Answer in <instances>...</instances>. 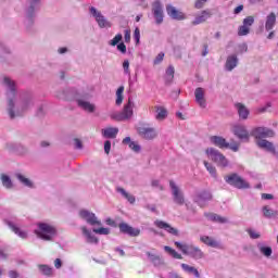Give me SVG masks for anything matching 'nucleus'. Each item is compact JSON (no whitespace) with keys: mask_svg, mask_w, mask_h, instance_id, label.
<instances>
[{"mask_svg":"<svg viewBox=\"0 0 278 278\" xmlns=\"http://www.w3.org/2000/svg\"><path fill=\"white\" fill-rule=\"evenodd\" d=\"M37 238L45 242H53L55 236H58V228L55 225L47 222H40L37 224Z\"/></svg>","mask_w":278,"mask_h":278,"instance_id":"nucleus-1","label":"nucleus"},{"mask_svg":"<svg viewBox=\"0 0 278 278\" xmlns=\"http://www.w3.org/2000/svg\"><path fill=\"white\" fill-rule=\"evenodd\" d=\"M175 247H177V249H179V251H181L184 255H189V257H192L193 260H203V257L205 256V254H203V251L197 245L176 241Z\"/></svg>","mask_w":278,"mask_h":278,"instance_id":"nucleus-2","label":"nucleus"},{"mask_svg":"<svg viewBox=\"0 0 278 278\" xmlns=\"http://www.w3.org/2000/svg\"><path fill=\"white\" fill-rule=\"evenodd\" d=\"M134 108H136V103L131 98H128V102L124 105L123 111L111 114V118L113 121H129L134 116Z\"/></svg>","mask_w":278,"mask_h":278,"instance_id":"nucleus-3","label":"nucleus"},{"mask_svg":"<svg viewBox=\"0 0 278 278\" xmlns=\"http://www.w3.org/2000/svg\"><path fill=\"white\" fill-rule=\"evenodd\" d=\"M205 153L208 160L214 162L217 166H220L222 168H227V166H229V161L223 153H220V151L214 148H208L205 150Z\"/></svg>","mask_w":278,"mask_h":278,"instance_id":"nucleus-4","label":"nucleus"},{"mask_svg":"<svg viewBox=\"0 0 278 278\" xmlns=\"http://www.w3.org/2000/svg\"><path fill=\"white\" fill-rule=\"evenodd\" d=\"M225 181L238 190H249V188H251L249 181L240 177L238 174H230L229 176H226Z\"/></svg>","mask_w":278,"mask_h":278,"instance_id":"nucleus-5","label":"nucleus"},{"mask_svg":"<svg viewBox=\"0 0 278 278\" xmlns=\"http://www.w3.org/2000/svg\"><path fill=\"white\" fill-rule=\"evenodd\" d=\"M89 13L94 17L96 23L100 29H110L112 27V22L105 18V15L101 13L97 8L90 7Z\"/></svg>","mask_w":278,"mask_h":278,"instance_id":"nucleus-6","label":"nucleus"},{"mask_svg":"<svg viewBox=\"0 0 278 278\" xmlns=\"http://www.w3.org/2000/svg\"><path fill=\"white\" fill-rule=\"evenodd\" d=\"M79 218L85 220L87 225H90L91 227H94V225H98V227H101V220L97 215L86 208H83L78 212Z\"/></svg>","mask_w":278,"mask_h":278,"instance_id":"nucleus-7","label":"nucleus"},{"mask_svg":"<svg viewBox=\"0 0 278 278\" xmlns=\"http://www.w3.org/2000/svg\"><path fill=\"white\" fill-rule=\"evenodd\" d=\"M251 136L256 140H265L264 138H274L275 130L268 127H256L251 130Z\"/></svg>","mask_w":278,"mask_h":278,"instance_id":"nucleus-8","label":"nucleus"},{"mask_svg":"<svg viewBox=\"0 0 278 278\" xmlns=\"http://www.w3.org/2000/svg\"><path fill=\"white\" fill-rule=\"evenodd\" d=\"M169 188L172 190L174 203H176V205H184V203H186V198L184 197V191H181L179 186H177V184L174 180H170Z\"/></svg>","mask_w":278,"mask_h":278,"instance_id":"nucleus-9","label":"nucleus"},{"mask_svg":"<svg viewBox=\"0 0 278 278\" xmlns=\"http://www.w3.org/2000/svg\"><path fill=\"white\" fill-rule=\"evenodd\" d=\"M152 14L156 25H162L164 23V5H162V1L155 0L152 3Z\"/></svg>","mask_w":278,"mask_h":278,"instance_id":"nucleus-10","label":"nucleus"},{"mask_svg":"<svg viewBox=\"0 0 278 278\" xmlns=\"http://www.w3.org/2000/svg\"><path fill=\"white\" fill-rule=\"evenodd\" d=\"M232 134L242 142H249L251 139V132L247 129V126L237 124L232 127Z\"/></svg>","mask_w":278,"mask_h":278,"instance_id":"nucleus-11","label":"nucleus"},{"mask_svg":"<svg viewBox=\"0 0 278 278\" xmlns=\"http://www.w3.org/2000/svg\"><path fill=\"white\" fill-rule=\"evenodd\" d=\"M193 201L199 205V207H205V205L212 201V192L201 191L194 195Z\"/></svg>","mask_w":278,"mask_h":278,"instance_id":"nucleus-12","label":"nucleus"},{"mask_svg":"<svg viewBox=\"0 0 278 278\" xmlns=\"http://www.w3.org/2000/svg\"><path fill=\"white\" fill-rule=\"evenodd\" d=\"M138 134L144 140H155L157 138V130L153 127H139Z\"/></svg>","mask_w":278,"mask_h":278,"instance_id":"nucleus-13","label":"nucleus"},{"mask_svg":"<svg viewBox=\"0 0 278 278\" xmlns=\"http://www.w3.org/2000/svg\"><path fill=\"white\" fill-rule=\"evenodd\" d=\"M154 226L157 227V229H163L167 233H170V236H176V237L179 236V230L170 226V224L164 220H160V219L154 220Z\"/></svg>","mask_w":278,"mask_h":278,"instance_id":"nucleus-14","label":"nucleus"},{"mask_svg":"<svg viewBox=\"0 0 278 278\" xmlns=\"http://www.w3.org/2000/svg\"><path fill=\"white\" fill-rule=\"evenodd\" d=\"M119 231L122 233H126L127 236H130L131 238H137V236H140V229L139 228H134L129 226L127 223H121L118 225Z\"/></svg>","mask_w":278,"mask_h":278,"instance_id":"nucleus-15","label":"nucleus"},{"mask_svg":"<svg viewBox=\"0 0 278 278\" xmlns=\"http://www.w3.org/2000/svg\"><path fill=\"white\" fill-rule=\"evenodd\" d=\"M76 103L78 108H80V110H84V112H88L89 114H92L94 110H97V106L94 104L90 103V101L84 98L76 99Z\"/></svg>","mask_w":278,"mask_h":278,"instance_id":"nucleus-16","label":"nucleus"},{"mask_svg":"<svg viewBox=\"0 0 278 278\" xmlns=\"http://www.w3.org/2000/svg\"><path fill=\"white\" fill-rule=\"evenodd\" d=\"M195 103L202 109L207 108V101L205 100V89L198 87L194 91Z\"/></svg>","mask_w":278,"mask_h":278,"instance_id":"nucleus-17","label":"nucleus"},{"mask_svg":"<svg viewBox=\"0 0 278 278\" xmlns=\"http://www.w3.org/2000/svg\"><path fill=\"white\" fill-rule=\"evenodd\" d=\"M256 144L258 149H263L264 151H267V153H271V155H275V151H277L275 143L266 139L257 140Z\"/></svg>","mask_w":278,"mask_h":278,"instance_id":"nucleus-18","label":"nucleus"},{"mask_svg":"<svg viewBox=\"0 0 278 278\" xmlns=\"http://www.w3.org/2000/svg\"><path fill=\"white\" fill-rule=\"evenodd\" d=\"M166 12L170 18L174 21H185L186 15H184L181 12H179L175 7L173 5H167L166 7Z\"/></svg>","mask_w":278,"mask_h":278,"instance_id":"nucleus-19","label":"nucleus"},{"mask_svg":"<svg viewBox=\"0 0 278 278\" xmlns=\"http://www.w3.org/2000/svg\"><path fill=\"white\" fill-rule=\"evenodd\" d=\"M238 62L239 60L237 54L228 55L225 63V71H228V73H231V71H233V68L238 66Z\"/></svg>","mask_w":278,"mask_h":278,"instance_id":"nucleus-20","label":"nucleus"},{"mask_svg":"<svg viewBox=\"0 0 278 278\" xmlns=\"http://www.w3.org/2000/svg\"><path fill=\"white\" fill-rule=\"evenodd\" d=\"M275 25H277V14H275V12H271L266 16V21H265L266 31H273V29H275Z\"/></svg>","mask_w":278,"mask_h":278,"instance_id":"nucleus-21","label":"nucleus"},{"mask_svg":"<svg viewBox=\"0 0 278 278\" xmlns=\"http://www.w3.org/2000/svg\"><path fill=\"white\" fill-rule=\"evenodd\" d=\"M212 17V12L210 10H203L201 14L194 17L192 21V25H201L207 21V18Z\"/></svg>","mask_w":278,"mask_h":278,"instance_id":"nucleus-22","label":"nucleus"},{"mask_svg":"<svg viewBox=\"0 0 278 278\" xmlns=\"http://www.w3.org/2000/svg\"><path fill=\"white\" fill-rule=\"evenodd\" d=\"M210 141L212 142V144H214L215 147H218L219 149H228L229 148V142H227V140L223 137L212 136L210 138Z\"/></svg>","mask_w":278,"mask_h":278,"instance_id":"nucleus-23","label":"nucleus"},{"mask_svg":"<svg viewBox=\"0 0 278 278\" xmlns=\"http://www.w3.org/2000/svg\"><path fill=\"white\" fill-rule=\"evenodd\" d=\"M200 240L203 242V244H206V247H211L212 249H220V242L210 236H202Z\"/></svg>","mask_w":278,"mask_h":278,"instance_id":"nucleus-24","label":"nucleus"},{"mask_svg":"<svg viewBox=\"0 0 278 278\" xmlns=\"http://www.w3.org/2000/svg\"><path fill=\"white\" fill-rule=\"evenodd\" d=\"M235 108L239 114V117L242 118V121H247L249 118V109L240 102L235 103Z\"/></svg>","mask_w":278,"mask_h":278,"instance_id":"nucleus-25","label":"nucleus"},{"mask_svg":"<svg viewBox=\"0 0 278 278\" xmlns=\"http://www.w3.org/2000/svg\"><path fill=\"white\" fill-rule=\"evenodd\" d=\"M206 218L208 220H212V223H219L220 225H225L226 223H229V220L226 217H223L218 214L214 213H205Z\"/></svg>","mask_w":278,"mask_h":278,"instance_id":"nucleus-26","label":"nucleus"},{"mask_svg":"<svg viewBox=\"0 0 278 278\" xmlns=\"http://www.w3.org/2000/svg\"><path fill=\"white\" fill-rule=\"evenodd\" d=\"M116 192L122 194V197L124 199H126V201H128V203H130V205H134V203H136V197L134 194L127 192L125 189H123V187H117Z\"/></svg>","mask_w":278,"mask_h":278,"instance_id":"nucleus-27","label":"nucleus"},{"mask_svg":"<svg viewBox=\"0 0 278 278\" xmlns=\"http://www.w3.org/2000/svg\"><path fill=\"white\" fill-rule=\"evenodd\" d=\"M83 235L85 238H87V242L90 244H97L99 242V239L94 235H92V231L88 230L86 226L81 227Z\"/></svg>","mask_w":278,"mask_h":278,"instance_id":"nucleus-28","label":"nucleus"},{"mask_svg":"<svg viewBox=\"0 0 278 278\" xmlns=\"http://www.w3.org/2000/svg\"><path fill=\"white\" fill-rule=\"evenodd\" d=\"M180 266L185 273L193 275V277L195 278H201V274L199 273V269H197L195 267H192L186 263H182Z\"/></svg>","mask_w":278,"mask_h":278,"instance_id":"nucleus-29","label":"nucleus"},{"mask_svg":"<svg viewBox=\"0 0 278 278\" xmlns=\"http://www.w3.org/2000/svg\"><path fill=\"white\" fill-rule=\"evenodd\" d=\"M102 136L104 138H116V136H118V128L109 127V128L102 129Z\"/></svg>","mask_w":278,"mask_h":278,"instance_id":"nucleus-30","label":"nucleus"},{"mask_svg":"<svg viewBox=\"0 0 278 278\" xmlns=\"http://www.w3.org/2000/svg\"><path fill=\"white\" fill-rule=\"evenodd\" d=\"M257 249L265 257L273 255V248L264 245V243H257Z\"/></svg>","mask_w":278,"mask_h":278,"instance_id":"nucleus-31","label":"nucleus"},{"mask_svg":"<svg viewBox=\"0 0 278 278\" xmlns=\"http://www.w3.org/2000/svg\"><path fill=\"white\" fill-rule=\"evenodd\" d=\"M39 271L41 275H45V277H53V267L49 265H39Z\"/></svg>","mask_w":278,"mask_h":278,"instance_id":"nucleus-32","label":"nucleus"},{"mask_svg":"<svg viewBox=\"0 0 278 278\" xmlns=\"http://www.w3.org/2000/svg\"><path fill=\"white\" fill-rule=\"evenodd\" d=\"M16 179H18V181L21 184H23V186H26L27 188H33L34 184H31V180H29V178L25 177L23 174H15Z\"/></svg>","mask_w":278,"mask_h":278,"instance_id":"nucleus-33","label":"nucleus"},{"mask_svg":"<svg viewBox=\"0 0 278 278\" xmlns=\"http://www.w3.org/2000/svg\"><path fill=\"white\" fill-rule=\"evenodd\" d=\"M168 116V111L164 109L163 106H156V121H164Z\"/></svg>","mask_w":278,"mask_h":278,"instance_id":"nucleus-34","label":"nucleus"},{"mask_svg":"<svg viewBox=\"0 0 278 278\" xmlns=\"http://www.w3.org/2000/svg\"><path fill=\"white\" fill-rule=\"evenodd\" d=\"M148 260L154 265V266H162L163 262L162 258L159 255L151 254V252L147 253Z\"/></svg>","mask_w":278,"mask_h":278,"instance_id":"nucleus-35","label":"nucleus"},{"mask_svg":"<svg viewBox=\"0 0 278 278\" xmlns=\"http://www.w3.org/2000/svg\"><path fill=\"white\" fill-rule=\"evenodd\" d=\"M175 79V67L169 65L165 72V81L170 83Z\"/></svg>","mask_w":278,"mask_h":278,"instance_id":"nucleus-36","label":"nucleus"},{"mask_svg":"<svg viewBox=\"0 0 278 278\" xmlns=\"http://www.w3.org/2000/svg\"><path fill=\"white\" fill-rule=\"evenodd\" d=\"M9 227H10V229H12L13 233H16V236H18L23 240H25V238H27V232L21 230V228L14 226V224H9Z\"/></svg>","mask_w":278,"mask_h":278,"instance_id":"nucleus-37","label":"nucleus"},{"mask_svg":"<svg viewBox=\"0 0 278 278\" xmlns=\"http://www.w3.org/2000/svg\"><path fill=\"white\" fill-rule=\"evenodd\" d=\"M262 212L265 218H275V216H277V211L269 208L268 206H263Z\"/></svg>","mask_w":278,"mask_h":278,"instance_id":"nucleus-38","label":"nucleus"},{"mask_svg":"<svg viewBox=\"0 0 278 278\" xmlns=\"http://www.w3.org/2000/svg\"><path fill=\"white\" fill-rule=\"evenodd\" d=\"M164 251H166V253H169L172 257H174V260H182L181 254H179V252L175 251L173 248L168 245L164 247Z\"/></svg>","mask_w":278,"mask_h":278,"instance_id":"nucleus-39","label":"nucleus"},{"mask_svg":"<svg viewBox=\"0 0 278 278\" xmlns=\"http://www.w3.org/2000/svg\"><path fill=\"white\" fill-rule=\"evenodd\" d=\"M1 181H2V186H4V188L11 189L13 188V184H12V179H10V176L2 174L1 175Z\"/></svg>","mask_w":278,"mask_h":278,"instance_id":"nucleus-40","label":"nucleus"},{"mask_svg":"<svg viewBox=\"0 0 278 278\" xmlns=\"http://www.w3.org/2000/svg\"><path fill=\"white\" fill-rule=\"evenodd\" d=\"M123 92H125V87H118V89L116 90V105H121L123 103Z\"/></svg>","mask_w":278,"mask_h":278,"instance_id":"nucleus-41","label":"nucleus"},{"mask_svg":"<svg viewBox=\"0 0 278 278\" xmlns=\"http://www.w3.org/2000/svg\"><path fill=\"white\" fill-rule=\"evenodd\" d=\"M123 41V34H117L113 39L109 41L110 47H116Z\"/></svg>","mask_w":278,"mask_h":278,"instance_id":"nucleus-42","label":"nucleus"},{"mask_svg":"<svg viewBox=\"0 0 278 278\" xmlns=\"http://www.w3.org/2000/svg\"><path fill=\"white\" fill-rule=\"evenodd\" d=\"M4 84L10 89V93L12 94V97H14V94H16V88L14 87V81H12L8 77H4Z\"/></svg>","mask_w":278,"mask_h":278,"instance_id":"nucleus-43","label":"nucleus"},{"mask_svg":"<svg viewBox=\"0 0 278 278\" xmlns=\"http://www.w3.org/2000/svg\"><path fill=\"white\" fill-rule=\"evenodd\" d=\"M203 164L210 175H212V177H216V167H214V165H212V163H208L207 161H204Z\"/></svg>","mask_w":278,"mask_h":278,"instance_id":"nucleus-44","label":"nucleus"},{"mask_svg":"<svg viewBox=\"0 0 278 278\" xmlns=\"http://www.w3.org/2000/svg\"><path fill=\"white\" fill-rule=\"evenodd\" d=\"M8 112H9V116L10 118H15V114H14V100L10 99L8 102Z\"/></svg>","mask_w":278,"mask_h":278,"instance_id":"nucleus-45","label":"nucleus"},{"mask_svg":"<svg viewBox=\"0 0 278 278\" xmlns=\"http://www.w3.org/2000/svg\"><path fill=\"white\" fill-rule=\"evenodd\" d=\"M247 233H249V236L252 240H257V239L262 238V235L258 231L254 230L253 228H249L247 230Z\"/></svg>","mask_w":278,"mask_h":278,"instance_id":"nucleus-46","label":"nucleus"},{"mask_svg":"<svg viewBox=\"0 0 278 278\" xmlns=\"http://www.w3.org/2000/svg\"><path fill=\"white\" fill-rule=\"evenodd\" d=\"M251 28L249 26L241 25L238 29V36H249Z\"/></svg>","mask_w":278,"mask_h":278,"instance_id":"nucleus-47","label":"nucleus"},{"mask_svg":"<svg viewBox=\"0 0 278 278\" xmlns=\"http://www.w3.org/2000/svg\"><path fill=\"white\" fill-rule=\"evenodd\" d=\"M93 233L99 236H110V228H93Z\"/></svg>","mask_w":278,"mask_h":278,"instance_id":"nucleus-48","label":"nucleus"},{"mask_svg":"<svg viewBox=\"0 0 278 278\" xmlns=\"http://www.w3.org/2000/svg\"><path fill=\"white\" fill-rule=\"evenodd\" d=\"M123 71L124 75H127L128 77H131V70H129V60H124L123 62Z\"/></svg>","mask_w":278,"mask_h":278,"instance_id":"nucleus-49","label":"nucleus"},{"mask_svg":"<svg viewBox=\"0 0 278 278\" xmlns=\"http://www.w3.org/2000/svg\"><path fill=\"white\" fill-rule=\"evenodd\" d=\"M255 23V18L253 16H248L243 20V26L251 29V26Z\"/></svg>","mask_w":278,"mask_h":278,"instance_id":"nucleus-50","label":"nucleus"},{"mask_svg":"<svg viewBox=\"0 0 278 278\" xmlns=\"http://www.w3.org/2000/svg\"><path fill=\"white\" fill-rule=\"evenodd\" d=\"M162 62H164V52H160V53L155 56V59H154V61H153V64H154V66H157V64H162Z\"/></svg>","mask_w":278,"mask_h":278,"instance_id":"nucleus-51","label":"nucleus"},{"mask_svg":"<svg viewBox=\"0 0 278 278\" xmlns=\"http://www.w3.org/2000/svg\"><path fill=\"white\" fill-rule=\"evenodd\" d=\"M129 149H131V151H134L135 153H140V144H138L136 141H132L129 144Z\"/></svg>","mask_w":278,"mask_h":278,"instance_id":"nucleus-52","label":"nucleus"},{"mask_svg":"<svg viewBox=\"0 0 278 278\" xmlns=\"http://www.w3.org/2000/svg\"><path fill=\"white\" fill-rule=\"evenodd\" d=\"M124 40L126 43L131 42V30L129 29L124 30Z\"/></svg>","mask_w":278,"mask_h":278,"instance_id":"nucleus-53","label":"nucleus"},{"mask_svg":"<svg viewBox=\"0 0 278 278\" xmlns=\"http://www.w3.org/2000/svg\"><path fill=\"white\" fill-rule=\"evenodd\" d=\"M134 39L136 45H140V28L136 27L134 31Z\"/></svg>","mask_w":278,"mask_h":278,"instance_id":"nucleus-54","label":"nucleus"},{"mask_svg":"<svg viewBox=\"0 0 278 278\" xmlns=\"http://www.w3.org/2000/svg\"><path fill=\"white\" fill-rule=\"evenodd\" d=\"M116 47H117V51H121L123 55L127 53V46H125V42H119Z\"/></svg>","mask_w":278,"mask_h":278,"instance_id":"nucleus-55","label":"nucleus"},{"mask_svg":"<svg viewBox=\"0 0 278 278\" xmlns=\"http://www.w3.org/2000/svg\"><path fill=\"white\" fill-rule=\"evenodd\" d=\"M208 0H197L194 3V8L197 10H201L205 3H207Z\"/></svg>","mask_w":278,"mask_h":278,"instance_id":"nucleus-56","label":"nucleus"},{"mask_svg":"<svg viewBox=\"0 0 278 278\" xmlns=\"http://www.w3.org/2000/svg\"><path fill=\"white\" fill-rule=\"evenodd\" d=\"M111 149H112V142L110 140H106L104 142V152L106 153V155H110Z\"/></svg>","mask_w":278,"mask_h":278,"instance_id":"nucleus-57","label":"nucleus"},{"mask_svg":"<svg viewBox=\"0 0 278 278\" xmlns=\"http://www.w3.org/2000/svg\"><path fill=\"white\" fill-rule=\"evenodd\" d=\"M36 10V3L31 2L29 9H28V18H33L34 17V12Z\"/></svg>","mask_w":278,"mask_h":278,"instance_id":"nucleus-58","label":"nucleus"},{"mask_svg":"<svg viewBox=\"0 0 278 278\" xmlns=\"http://www.w3.org/2000/svg\"><path fill=\"white\" fill-rule=\"evenodd\" d=\"M228 149H230L231 151L237 153V151H239V149H240V144H238V143H228Z\"/></svg>","mask_w":278,"mask_h":278,"instance_id":"nucleus-59","label":"nucleus"},{"mask_svg":"<svg viewBox=\"0 0 278 278\" xmlns=\"http://www.w3.org/2000/svg\"><path fill=\"white\" fill-rule=\"evenodd\" d=\"M37 116H45V104L40 103L37 110Z\"/></svg>","mask_w":278,"mask_h":278,"instance_id":"nucleus-60","label":"nucleus"},{"mask_svg":"<svg viewBox=\"0 0 278 278\" xmlns=\"http://www.w3.org/2000/svg\"><path fill=\"white\" fill-rule=\"evenodd\" d=\"M151 186L152 188H160V190H162V185H160V180L157 179L152 180Z\"/></svg>","mask_w":278,"mask_h":278,"instance_id":"nucleus-61","label":"nucleus"},{"mask_svg":"<svg viewBox=\"0 0 278 278\" xmlns=\"http://www.w3.org/2000/svg\"><path fill=\"white\" fill-rule=\"evenodd\" d=\"M54 267H55L56 269L62 268V260H61V258H55V261H54Z\"/></svg>","mask_w":278,"mask_h":278,"instance_id":"nucleus-62","label":"nucleus"},{"mask_svg":"<svg viewBox=\"0 0 278 278\" xmlns=\"http://www.w3.org/2000/svg\"><path fill=\"white\" fill-rule=\"evenodd\" d=\"M75 149H83L81 140L75 139L74 140Z\"/></svg>","mask_w":278,"mask_h":278,"instance_id":"nucleus-63","label":"nucleus"},{"mask_svg":"<svg viewBox=\"0 0 278 278\" xmlns=\"http://www.w3.org/2000/svg\"><path fill=\"white\" fill-rule=\"evenodd\" d=\"M9 277H10V278H18V271H16V270H10V271H9Z\"/></svg>","mask_w":278,"mask_h":278,"instance_id":"nucleus-64","label":"nucleus"}]
</instances>
